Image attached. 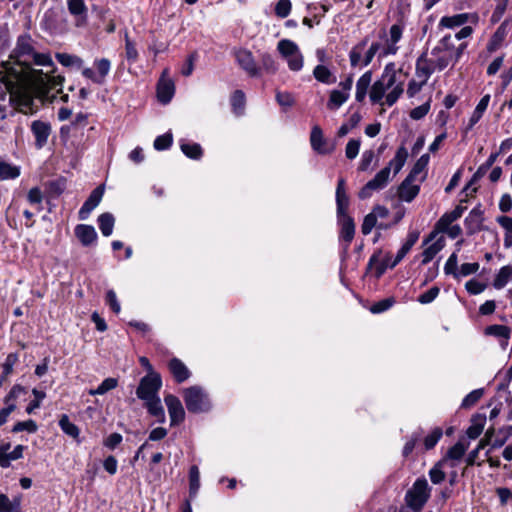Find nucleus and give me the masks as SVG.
Returning <instances> with one entry per match:
<instances>
[{"label": "nucleus", "mask_w": 512, "mask_h": 512, "mask_svg": "<svg viewBox=\"0 0 512 512\" xmlns=\"http://www.w3.org/2000/svg\"><path fill=\"white\" fill-rule=\"evenodd\" d=\"M9 58L3 63L5 71L1 80L9 93L11 115L15 112L33 114L36 112L34 96L49 98L51 92L61 91L64 77L51 74L54 72L51 56L37 53L30 35L18 37Z\"/></svg>", "instance_id": "f257e3e1"}, {"label": "nucleus", "mask_w": 512, "mask_h": 512, "mask_svg": "<svg viewBox=\"0 0 512 512\" xmlns=\"http://www.w3.org/2000/svg\"><path fill=\"white\" fill-rule=\"evenodd\" d=\"M466 47V43H461L458 47H456L451 35L444 36L431 52L437 70L442 71L449 64L456 63L463 54Z\"/></svg>", "instance_id": "f03ea898"}, {"label": "nucleus", "mask_w": 512, "mask_h": 512, "mask_svg": "<svg viewBox=\"0 0 512 512\" xmlns=\"http://www.w3.org/2000/svg\"><path fill=\"white\" fill-rule=\"evenodd\" d=\"M396 83V69L395 64L393 62L388 63L381 77L372 85L370 91V100L373 103H379L385 92L391 89Z\"/></svg>", "instance_id": "7ed1b4c3"}, {"label": "nucleus", "mask_w": 512, "mask_h": 512, "mask_svg": "<svg viewBox=\"0 0 512 512\" xmlns=\"http://www.w3.org/2000/svg\"><path fill=\"white\" fill-rule=\"evenodd\" d=\"M277 49L291 71L298 72L303 68L304 57L295 42L282 39L278 42Z\"/></svg>", "instance_id": "20e7f679"}, {"label": "nucleus", "mask_w": 512, "mask_h": 512, "mask_svg": "<svg viewBox=\"0 0 512 512\" xmlns=\"http://www.w3.org/2000/svg\"><path fill=\"white\" fill-rule=\"evenodd\" d=\"M430 498V488L427 482H414L405 495V502L413 512H421Z\"/></svg>", "instance_id": "39448f33"}, {"label": "nucleus", "mask_w": 512, "mask_h": 512, "mask_svg": "<svg viewBox=\"0 0 512 512\" xmlns=\"http://www.w3.org/2000/svg\"><path fill=\"white\" fill-rule=\"evenodd\" d=\"M162 387V380L158 373L151 372L144 376L136 390V395L143 401L159 398L158 392Z\"/></svg>", "instance_id": "423d86ee"}, {"label": "nucleus", "mask_w": 512, "mask_h": 512, "mask_svg": "<svg viewBox=\"0 0 512 512\" xmlns=\"http://www.w3.org/2000/svg\"><path fill=\"white\" fill-rule=\"evenodd\" d=\"M184 401L188 411L192 413L205 412L210 408V403L206 394L197 386L185 389Z\"/></svg>", "instance_id": "0eeeda50"}, {"label": "nucleus", "mask_w": 512, "mask_h": 512, "mask_svg": "<svg viewBox=\"0 0 512 512\" xmlns=\"http://www.w3.org/2000/svg\"><path fill=\"white\" fill-rule=\"evenodd\" d=\"M419 239L418 231H410L407 235L406 241L402 245V247L398 250L395 259L391 262H381L376 266V274L377 277H380L387 267L394 268L398 263L402 261V259L408 254L411 248L415 245V243Z\"/></svg>", "instance_id": "6e6552de"}, {"label": "nucleus", "mask_w": 512, "mask_h": 512, "mask_svg": "<svg viewBox=\"0 0 512 512\" xmlns=\"http://www.w3.org/2000/svg\"><path fill=\"white\" fill-rule=\"evenodd\" d=\"M94 66L97 71H94L92 68H84L82 70V75L90 79L93 83L102 85L105 83L106 77L110 73L111 70V62L107 58L96 59L94 61Z\"/></svg>", "instance_id": "1a4fd4ad"}, {"label": "nucleus", "mask_w": 512, "mask_h": 512, "mask_svg": "<svg viewBox=\"0 0 512 512\" xmlns=\"http://www.w3.org/2000/svg\"><path fill=\"white\" fill-rule=\"evenodd\" d=\"M390 174V166L381 169L375 177L368 181L359 191V198L366 199L371 196L372 191L381 190L386 187L390 179Z\"/></svg>", "instance_id": "9d476101"}, {"label": "nucleus", "mask_w": 512, "mask_h": 512, "mask_svg": "<svg viewBox=\"0 0 512 512\" xmlns=\"http://www.w3.org/2000/svg\"><path fill=\"white\" fill-rule=\"evenodd\" d=\"M403 27L399 24L391 26L389 31V38H386V33L383 32L381 38L385 39L384 46L380 52V57H386L389 55H395L398 51L397 43L402 38Z\"/></svg>", "instance_id": "9b49d317"}, {"label": "nucleus", "mask_w": 512, "mask_h": 512, "mask_svg": "<svg viewBox=\"0 0 512 512\" xmlns=\"http://www.w3.org/2000/svg\"><path fill=\"white\" fill-rule=\"evenodd\" d=\"M170 416L171 426L181 423L185 418V411L178 397L168 394L164 398Z\"/></svg>", "instance_id": "f8f14e48"}, {"label": "nucleus", "mask_w": 512, "mask_h": 512, "mask_svg": "<svg viewBox=\"0 0 512 512\" xmlns=\"http://www.w3.org/2000/svg\"><path fill=\"white\" fill-rule=\"evenodd\" d=\"M462 471L461 464L451 463V467L444 468L441 461L438 462L429 472L431 480H456Z\"/></svg>", "instance_id": "ddd939ff"}, {"label": "nucleus", "mask_w": 512, "mask_h": 512, "mask_svg": "<svg viewBox=\"0 0 512 512\" xmlns=\"http://www.w3.org/2000/svg\"><path fill=\"white\" fill-rule=\"evenodd\" d=\"M104 188L103 186H98L95 188L87 200L84 202L82 207L80 208L78 212V217L80 220H86L88 219L91 212L99 205L101 202V199L103 197Z\"/></svg>", "instance_id": "4468645a"}, {"label": "nucleus", "mask_w": 512, "mask_h": 512, "mask_svg": "<svg viewBox=\"0 0 512 512\" xmlns=\"http://www.w3.org/2000/svg\"><path fill=\"white\" fill-rule=\"evenodd\" d=\"M437 70L433 58L429 59L426 53H423L416 61V76L421 80V84H426L430 76Z\"/></svg>", "instance_id": "2eb2a0df"}, {"label": "nucleus", "mask_w": 512, "mask_h": 512, "mask_svg": "<svg viewBox=\"0 0 512 512\" xmlns=\"http://www.w3.org/2000/svg\"><path fill=\"white\" fill-rule=\"evenodd\" d=\"M31 131L35 137V146L38 149L43 148L48 141L51 133V126L48 122L35 120L31 124Z\"/></svg>", "instance_id": "dca6fc26"}, {"label": "nucleus", "mask_w": 512, "mask_h": 512, "mask_svg": "<svg viewBox=\"0 0 512 512\" xmlns=\"http://www.w3.org/2000/svg\"><path fill=\"white\" fill-rule=\"evenodd\" d=\"M69 13L75 18L76 26L87 24L88 8L84 0H67Z\"/></svg>", "instance_id": "f3484780"}, {"label": "nucleus", "mask_w": 512, "mask_h": 512, "mask_svg": "<svg viewBox=\"0 0 512 512\" xmlns=\"http://www.w3.org/2000/svg\"><path fill=\"white\" fill-rule=\"evenodd\" d=\"M310 143L312 149L318 154H330L334 150V147H327V140L324 138L323 131L318 125L312 127Z\"/></svg>", "instance_id": "a211bd4d"}, {"label": "nucleus", "mask_w": 512, "mask_h": 512, "mask_svg": "<svg viewBox=\"0 0 512 512\" xmlns=\"http://www.w3.org/2000/svg\"><path fill=\"white\" fill-rule=\"evenodd\" d=\"M167 74L168 70L165 69L157 85V96L159 101L163 104L169 103L175 92V86L173 81L170 79H166Z\"/></svg>", "instance_id": "6ab92c4d"}, {"label": "nucleus", "mask_w": 512, "mask_h": 512, "mask_svg": "<svg viewBox=\"0 0 512 512\" xmlns=\"http://www.w3.org/2000/svg\"><path fill=\"white\" fill-rule=\"evenodd\" d=\"M236 59L240 67L251 77H256L259 74V69L255 63L252 53L248 50L242 49L236 53Z\"/></svg>", "instance_id": "aec40b11"}, {"label": "nucleus", "mask_w": 512, "mask_h": 512, "mask_svg": "<svg viewBox=\"0 0 512 512\" xmlns=\"http://www.w3.org/2000/svg\"><path fill=\"white\" fill-rule=\"evenodd\" d=\"M406 177L398 188V196L402 201L411 202L420 191V183Z\"/></svg>", "instance_id": "412c9836"}, {"label": "nucleus", "mask_w": 512, "mask_h": 512, "mask_svg": "<svg viewBox=\"0 0 512 512\" xmlns=\"http://www.w3.org/2000/svg\"><path fill=\"white\" fill-rule=\"evenodd\" d=\"M466 449L467 446L464 443L457 442L448 450L446 457L441 460V466L444 468H449L451 467V463L460 465Z\"/></svg>", "instance_id": "4be33fe9"}, {"label": "nucleus", "mask_w": 512, "mask_h": 512, "mask_svg": "<svg viewBox=\"0 0 512 512\" xmlns=\"http://www.w3.org/2000/svg\"><path fill=\"white\" fill-rule=\"evenodd\" d=\"M74 232L83 246H89L97 239L96 230L91 225L79 224L75 227Z\"/></svg>", "instance_id": "5701e85b"}, {"label": "nucleus", "mask_w": 512, "mask_h": 512, "mask_svg": "<svg viewBox=\"0 0 512 512\" xmlns=\"http://www.w3.org/2000/svg\"><path fill=\"white\" fill-rule=\"evenodd\" d=\"M430 157L428 154H423L414 164L410 173L406 176L419 183L423 182L426 177V168L428 166Z\"/></svg>", "instance_id": "b1692460"}, {"label": "nucleus", "mask_w": 512, "mask_h": 512, "mask_svg": "<svg viewBox=\"0 0 512 512\" xmlns=\"http://www.w3.org/2000/svg\"><path fill=\"white\" fill-rule=\"evenodd\" d=\"M337 216L348 215L349 198L346 194L345 180L340 178L336 188Z\"/></svg>", "instance_id": "393cba45"}, {"label": "nucleus", "mask_w": 512, "mask_h": 512, "mask_svg": "<svg viewBox=\"0 0 512 512\" xmlns=\"http://www.w3.org/2000/svg\"><path fill=\"white\" fill-rule=\"evenodd\" d=\"M485 334L500 339V344L503 349L508 345V340L511 335V329L506 325H490L485 328Z\"/></svg>", "instance_id": "a878e982"}, {"label": "nucleus", "mask_w": 512, "mask_h": 512, "mask_svg": "<svg viewBox=\"0 0 512 512\" xmlns=\"http://www.w3.org/2000/svg\"><path fill=\"white\" fill-rule=\"evenodd\" d=\"M169 370L178 383L186 381L190 377V371L178 358H173L168 363Z\"/></svg>", "instance_id": "bb28decb"}, {"label": "nucleus", "mask_w": 512, "mask_h": 512, "mask_svg": "<svg viewBox=\"0 0 512 512\" xmlns=\"http://www.w3.org/2000/svg\"><path fill=\"white\" fill-rule=\"evenodd\" d=\"M338 222L341 226L340 237L347 243L350 244L355 234V223L352 217L349 215L337 216Z\"/></svg>", "instance_id": "cd10ccee"}, {"label": "nucleus", "mask_w": 512, "mask_h": 512, "mask_svg": "<svg viewBox=\"0 0 512 512\" xmlns=\"http://www.w3.org/2000/svg\"><path fill=\"white\" fill-rule=\"evenodd\" d=\"M498 156H499V153H492V154H490V156L488 157L486 162L478 167V169L476 170V172L472 176V179L470 180V182L464 188L465 191H467L473 183H475L478 180H480L487 173V171L496 162Z\"/></svg>", "instance_id": "c85d7f7f"}, {"label": "nucleus", "mask_w": 512, "mask_h": 512, "mask_svg": "<svg viewBox=\"0 0 512 512\" xmlns=\"http://www.w3.org/2000/svg\"><path fill=\"white\" fill-rule=\"evenodd\" d=\"M372 81V72L366 71L356 83V93L355 98L358 102H362L367 94V90Z\"/></svg>", "instance_id": "c756f323"}, {"label": "nucleus", "mask_w": 512, "mask_h": 512, "mask_svg": "<svg viewBox=\"0 0 512 512\" xmlns=\"http://www.w3.org/2000/svg\"><path fill=\"white\" fill-rule=\"evenodd\" d=\"M496 222L505 231L503 238L504 247L512 249V217L498 216Z\"/></svg>", "instance_id": "7c9ffc66"}, {"label": "nucleus", "mask_w": 512, "mask_h": 512, "mask_svg": "<svg viewBox=\"0 0 512 512\" xmlns=\"http://www.w3.org/2000/svg\"><path fill=\"white\" fill-rule=\"evenodd\" d=\"M485 423H486L485 415L477 414V415L473 416L471 419V424L466 431L467 436L470 439L478 438L484 429Z\"/></svg>", "instance_id": "2f4dec72"}, {"label": "nucleus", "mask_w": 512, "mask_h": 512, "mask_svg": "<svg viewBox=\"0 0 512 512\" xmlns=\"http://www.w3.org/2000/svg\"><path fill=\"white\" fill-rule=\"evenodd\" d=\"M489 101H490V95L489 94L484 95L480 99L479 103L477 104L475 110L473 111V113H472V115H471V117L469 119L467 130L472 129L474 127V125L478 123V121L483 116L485 110L487 109Z\"/></svg>", "instance_id": "473e14b6"}, {"label": "nucleus", "mask_w": 512, "mask_h": 512, "mask_svg": "<svg viewBox=\"0 0 512 512\" xmlns=\"http://www.w3.org/2000/svg\"><path fill=\"white\" fill-rule=\"evenodd\" d=\"M144 404L149 414L156 417L159 423L165 422V411L161 404L160 398L144 401Z\"/></svg>", "instance_id": "72a5a7b5"}, {"label": "nucleus", "mask_w": 512, "mask_h": 512, "mask_svg": "<svg viewBox=\"0 0 512 512\" xmlns=\"http://www.w3.org/2000/svg\"><path fill=\"white\" fill-rule=\"evenodd\" d=\"M470 17L473 19L476 18V16L470 15L468 13L446 16L441 19L440 24L447 28H454L465 24Z\"/></svg>", "instance_id": "f704fd0d"}, {"label": "nucleus", "mask_w": 512, "mask_h": 512, "mask_svg": "<svg viewBox=\"0 0 512 512\" xmlns=\"http://www.w3.org/2000/svg\"><path fill=\"white\" fill-rule=\"evenodd\" d=\"M407 158H408L407 149L404 146H400L397 149L394 158L392 160H390V162L388 163L387 166H390V170L393 168L394 175H397L400 172V170L402 169V167L404 166Z\"/></svg>", "instance_id": "c9c22d12"}, {"label": "nucleus", "mask_w": 512, "mask_h": 512, "mask_svg": "<svg viewBox=\"0 0 512 512\" xmlns=\"http://www.w3.org/2000/svg\"><path fill=\"white\" fill-rule=\"evenodd\" d=\"M98 225L103 236L108 237L112 234L115 218L111 213H103L98 216Z\"/></svg>", "instance_id": "e433bc0d"}, {"label": "nucleus", "mask_w": 512, "mask_h": 512, "mask_svg": "<svg viewBox=\"0 0 512 512\" xmlns=\"http://www.w3.org/2000/svg\"><path fill=\"white\" fill-rule=\"evenodd\" d=\"M512 279V265L503 266L496 274L493 286L496 289L504 288L507 283Z\"/></svg>", "instance_id": "4c0bfd02"}, {"label": "nucleus", "mask_w": 512, "mask_h": 512, "mask_svg": "<svg viewBox=\"0 0 512 512\" xmlns=\"http://www.w3.org/2000/svg\"><path fill=\"white\" fill-rule=\"evenodd\" d=\"M444 247V239L439 238L434 243L429 245L427 248L424 249L422 252V264L426 265L430 261L433 260V258L443 249Z\"/></svg>", "instance_id": "58836bf2"}, {"label": "nucleus", "mask_w": 512, "mask_h": 512, "mask_svg": "<svg viewBox=\"0 0 512 512\" xmlns=\"http://www.w3.org/2000/svg\"><path fill=\"white\" fill-rule=\"evenodd\" d=\"M314 78L323 84H333L336 82V77L332 74L330 69L324 65H317L313 70Z\"/></svg>", "instance_id": "ea45409f"}, {"label": "nucleus", "mask_w": 512, "mask_h": 512, "mask_svg": "<svg viewBox=\"0 0 512 512\" xmlns=\"http://www.w3.org/2000/svg\"><path fill=\"white\" fill-rule=\"evenodd\" d=\"M349 99V93L346 91L340 90H332L330 92L329 100L327 103V107L329 109H338L340 108L347 100Z\"/></svg>", "instance_id": "a19ab883"}, {"label": "nucleus", "mask_w": 512, "mask_h": 512, "mask_svg": "<svg viewBox=\"0 0 512 512\" xmlns=\"http://www.w3.org/2000/svg\"><path fill=\"white\" fill-rule=\"evenodd\" d=\"M55 57L57 61L65 67H74L77 69L83 67L84 61L77 55H72L68 53H57Z\"/></svg>", "instance_id": "79ce46f5"}, {"label": "nucleus", "mask_w": 512, "mask_h": 512, "mask_svg": "<svg viewBox=\"0 0 512 512\" xmlns=\"http://www.w3.org/2000/svg\"><path fill=\"white\" fill-rule=\"evenodd\" d=\"M483 221V212L480 208H473L465 219V224L470 230L479 229Z\"/></svg>", "instance_id": "37998d69"}, {"label": "nucleus", "mask_w": 512, "mask_h": 512, "mask_svg": "<svg viewBox=\"0 0 512 512\" xmlns=\"http://www.w3.org/2000/svg\"><path fill=\"white\" fill-rule=\"evenodd\" d=\"M20 175V168L7 162H0V180L15 179Z\"/></svg>", "instance_id": "c03bdc74"}, {"label": "nucleus", "mask_w": 512, "mask_h": 512, "mask_svg": "<svg viewBox=\"0 0 512 512\" xmlns=\"http://www.w3.org/2000/svg\"><path fill=\"white\" fill-rule=\"evenodd\" d=\"M43 193L39 187L31 188L27 193V201L30 205L36 207L37 212H41L43 210Z\"/></svg>", "instance_id": "a18cd8bd"}, {"label": "nucleus", "mask_w": 512, "mask_h": 512, "mask_svg": "<svg viewBox=\"0 0 512 512\" xmlns=\"http://www.w3.org/2000/svg\"><path fill=\"white\" fill-rule=\"evenodd\" d=\"M0 512H20V499L11 501L5 494H0Z\"/></svg>", "instance_id": "49530a36"}, {"label": "nucleus", "mask_w": 512, "mask_h": 512, "mask_svg": "<svg viewBox=\"0 0 512 512\" xmlns=\"http://www.w3.org/2000/svg\"><path fill=\"white\" fill-rule=\"evenodd\" d=\"M231 106L236 115H242L245 107V94L241 90H236L231 97Z\"/></svg>", "instance_id": "de8ad7c7"}, {"label": "nucleus", "mask_w": 512, "mask_h": 512, "mask_svg": "<svg viewBox=\"0 0 512 512\" xmlns=\"http://www.w3.org/2000/svg\"><path fill=\"white\" fill-rule=\"evenodd\" d=\"M118 385V381L116 378H106L102 381V383L96 389H90V395H104L110 390H113Z\"/></svg>", "instance_id": "09e8293b"}, {"label": "nucleus", "mask_w": 512, "mask_h": 512, "mask_svg": "<svg viewBox=\"0 0 512 512\" xmlns=\"http://www.w3.org/2000/svg\"><path fill=\"white\" fill-rule=\"evenodd\" d=\"M180 148L182 152L191 159H200L202 156V148L197 143H181Z\"/></svg>", "instance_id": "8fccbe9b"}, {"label": "nucleus", "mask_w": 512, "mask_h": 512, "mask_svg": "<svg viewBox=\"0 0 512 512\" xmlns=\"http://www.w3.org/2000/svg\"><path fill=\"white\" fill-rule=\"evenodd\" d=\"M26 388L21 386L20 384H15L11 390L9 391V393L5 396L4 398V404L6 406H10V405H16V401L17 399L21 396V395H24L26 394Z\"/></svg>", "instance_id": "3c124183"}, {"label": "nucleus", "mask_w": 512, "mask_h": 512, "mask_svg": "<svg viewBox=\"0 0 512 512\" xmlns=\"http://www.w3.org/2000/svg\"><path fill=\"white\" fill-rule=\"evenodd\" d=\"M59 426L61 427L62 431L65 434L73 438H77L79 436L78 427L69 420V417L67 415L61 416L59 420Z\"/></svg>", "instance_id": "603ef678"}, {"label": "nucleus", "mask_w": 512, "mask_h": 512, "mask_svg": "<svg viewBox=\"0 0 512 512\" xmlns=\"http://www.w3.org/2000/svg\"><path fill=\"white\" fill-rule=\"evenodd\" d=\"M422 435L423 431L421 429L412 433L411 437L407 440L403 447L402 455L404 457H408L413 452L416 444L421 440Z\"/></svg>", "instance_id": "864d4df0"}, {"label": "nucleus", "mask_w": 512, "mask_h": 512, "mask_svg": "<svg viewBox=\"0 0 512 512\" xmlns=\"http://www.w3.org/2000/svg\"><path fill=\"white\" fill-rule=\"evenodd\" d=\"M443 433L441 428H434L431 433H429L424 438V448L425 450H430L435 447L438 441L441 439Z\"/></svg>", "instance_id": "5fc2aeb1"}, {"label": "nucleus", "mask_w": 512, "mask_h": 512, "mask_svg": "<svg viewBox=\"0 0 512 512\" xmlns=\"http://www.w3.org/2000/svg\"><path fill=\"white\" fill-rule=\"evenodd\" d=\"M38 429V426L36 424V422L32 419H29L27 421H22V422H17L13 428H12V432L13 433H19V432H22V431H27L28 433H35Z\"/></svg>", "instance_id": "6e6d98bb"}, {"label": "nucleus", "mask_w": 512, "mask_h": 512, "mask_svg": "<svg viewBox=\"0 0 512 512\" xmlns=\"http://www.w3.org/2000/svg\"><path fill=\"white\" fill-rule=\"evenodd\" d=\"M383 46H384V44H382L380 42H373L365 54V57L363 60V65L364 66L369 65L376 55H378V57L381 58L380 52H381Z\"/></svg>", "instance_id": "4d7b16f0"}, {"label": "nucleus", "mask_w": 512, "mask_h": 512, "mask_svg": "<svg viewBox=\"0 0 512 512\" xmlns=\"http://www.w3.org/2000/svg\"><path fill=\"white\" fill-rule=\"evenodd\" d=\"M366 45V40L362 41L355 47H353L349 53V59L352 67H356L360 64L362 58V51Z\"/></svg>", "instance_id": "13d9d810"}, {"label": "nucleus", "mask_w": 512, "mask_h": 512, "mask_svg": "<svg viewBox=\"0 0 512 512\" xmlns=\"http://www.w3.org/2000/svg\"><path fill=\"white\" fill-rule=\"evenodd\" d=\"M32 394L34 395L35 399L31 401L26 407V412L28 414H32L36 409H38L42 400L46 397V393L44 391H40L36 388L32 390Z\"/></svg>", "instance_id": "bf43d9fd"}, {"label": "nucleus", "mask_w": 512, "mask_h": 512, "mask_svg": "<svg viewBox=\"0 0 512 512\" xmlns=\"http://www.w3.org/2000/svg\"><path fill=\"white\" fill-rule=\"evenodd\" d=\"M457 265H458V258L457 254L454 252L452 253L449 258L447 259L445 266H444V272L447 275H453L455 278H458V271H457Z\"/></svg>", "instance_id": "052dcab7"}, {"label": "nucleus", "mask_w": 512, "mask_h": 512, "mask_svg": "<svg viewBox=\"0 0 512 512\" xmlns=\"http://www.w3.org/2000/svg\"><path fill=\"white\" fill-rule=\"evenodd\" d=\"M172 141V135L170 133H165L156 137L154 140V148L159 151L166 150L172 145Z\"/></svg>", "instance_id": "680f3d73"}, {"label": "nucleus", "mask_w": 512, "mask_h": 512, "mask_svg": "<svg viewBox=\"0 0 512 512\" xmlns=\"http://www.w3.org/2000/svg\"><path fill=\"white\" fill-rule=\"evenodd\" d=\"M361 141L360 139H350L345 148V155L348 159H355L359 153Z\"/></svg>", "instance_id": "e2e57ef3"}, {"label": "nucleus", "mask_w": 512, "mask_h": 512, "mask_svg": "<svg viewBox=\"0 0 512 512\" xmlns=\"http://www.w3.org/2000/svg\"><path fill=\"white\" fill-rule=\"evenodd\" d=\"M291 8L290 0H279L275 6V14L280 18H285L290 14Z\"/></svg>", "instance_id": "0e129e2a"}, {"label": "nucleus", "mask_w": 512, "mask_h": 512, "mask_svg": "<svg viewBox=\"0 0 512 512\" xmlns=\"http://www.w3.org/2000/svg\"><path fill=\"white\" fill-rule=\"evenodd\" d=\"M376 226H377V219H376L375 215L372 214V212H370L369 214H367L364 217L363 223L361 225V232L364 235H368L371 233L373 228H375Z\"/></svg>", "instance_id": "69168bd1"}, {"label": "nucleus", "mask_w": 512, "mask_h": 512, "mask_svg": "<svg viewBox=\"0 0 512 512\" xmlns=\"http://www.w3.org/2000/svg\"><path fill=\"white\" fill-rule=\"evenodd\" d=\"M18 361V355L15 353H10L7 355L5 362L3 363V378H8L10 374L13 372V367Z\"/></svg>", "instance_id": "338daca9"}, {"label": "nucleus", "mask_w": 512, "mask_h": 512, "mask_svg": "<svg viewBox=\"0 0 512 512\" xmlns=\"http://www.w3.org/2000/svg\"><path fill=\"white\" fill-rule=\"evenodd\" d=\"M402 93H403L402 83L397 84V85L395 84L392 87V90L386 95L385 103L388 106H392L394 103H396V101L398 100V98L401 96Z\"/></svg>", "instance_id": "774afa93"}]
</instances>
